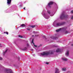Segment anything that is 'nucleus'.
<instances>
[{
  "mask_svg": "<svg viewBox=\"0 0 73 73\" xmlns=\"http://www.w3.org/2000/svg\"><path fill=\"white\" fill-rule=\"evenodd\" d=\"M25 9V7L23 9Z\"/></svg>",
  "mask_w": 73,
  "mask_h": 73,
  "instance_id": "obj_35",
  "label": "nucleus"
},
{
  "mask_svg": "<svg viewBox=\"0 0 73 73\" xmlns=\"http://www.w3.org/2000/svg\"><path fill=\"white\" fill-rule=\"evenodd\" d=\"M51 38H52V39H54L53 38V37H51Z\"/></svg>",
  "mask_w": 73,
  "mask_h": 73,
  "instance_id": "obj_32",
  "label": "nucleus"
},
{
  "mask_svg": "<svg viewBox=\"0 0 73 73\" xmlns=\"http://www.w3.org/2000/svg\"><path fill=\"white\" fill-rule=\"evenodd\" d=\"M68 33V31H66V33Z\"/></svg>",
  "mask_w": 73,
  "mask_h": 73,
  "instance_id": "obj_26",
  "label": "nucleus"
},
{
  "mask_svg": "<svg viewBox=\"0 0 73 73\" xmlns=\"http://www.w3.org/2000/svg\"><path fill=\"white\" fill-rule=\"evenodd\" d=\"M49 54H53V52L52 51H50L49 52H44L41 53L42 56H48Z\"/></svg>",
  "mask_w": 73,
  "mask_h": 73,
  "instance_id": "obj_1",
  "label": "nucleus"
},
{
  "mask_svg": "<svg viewBox=\"0 0 73 73\" xmlns=\"http://www.w3.org/2000/svg\"><path fill=\"white\" fill-rule=\"evenodd\" d=\"M21 26L22 27H25V26H26V25H25L24 24H22V25H21Z\"/></svg>",
  "mask_w": 73,
  "mask_h": 73,
  "instance_id": "obj_14",
  "label": "nucleus"
},
{
  "mask_svg": "<svg viewBox=\"0 0 73 73\" xmlns=\"http://www.w3.org/2000/svg\"><path fill=\"white\" fill-rule=\"evenodd\" d=\"M43 37H44V38H46V37H45V36H43Z\"/></svg>",
  "mask_w": 73,
  "mask_h": 73,
  "instance_id": "obj_29",
  "label": "nucleus"
},
{
  "mask_svg": "<svg viewBox=\"0 0 73 73\" xmlns=\"http://www.w3.org/2000/svg\"><path fill=\"white\" fill-rule=\"evenodd\" d=\"M54 3V2H50L49 3H48V6L49 7L50 5H52Z\"/></svg>",
  "mask_w": 73,
  "mask_h": 73,
  "instance_id": "obj_7",
  "label": "nucleus"
},
{
  "mask_svg": "<svg viewBox=\"0 0 73 73\" xmlns=\"http://www.w3.org/2000/svg\"><path fill=\"white\" fill-rule=\"evenodd\" d=\"M71 13H73V10H72L71 11Z\"/></svg>",
  "mask_w": 73,
  "mask_h": 73,
  "instance_id": "obj_21",
  "label": "nucleus"
},
{
  "mask_svg": "<svg viewBox=\"0 0 73 73\" xmlns=\"http://www.w3.org/2000/svg\"><path fill=\"white\" fill-rule=\"evenodd\" d=\"M65 29L64 28H61L58 30H57L56 31V32H59V31H60L62 30L63 29Z\"/></svg>",
  "mask_w": 73,
  "mask_h": 73,
  "instance_id": "obj_3",
  "label": "nucleus"
},
{
  "mask_svg": "<svg viewBox=\"0 0 73 73\" xmlns=\"http://www.w3.org/2000/svg\"><path fill=\"white\" fill-rule=\"evenodd\" d=\"M6 33L7 35H8V32H6Z\"/></svg>",
  "mask_w": 73,
  "mask_h": 73,
  "instance_id": "obj_24",
  "label": "nucleus"
},
{
  "mask_svg": "<svg viewBox=\"0 0 73 73\" xmlns=\"http://www.w3.org/2000/svg\"><path fill=\"white\" fill-rule=\"evenodd\" d=\"M3 60V58L1 57H0V60Z\"/></svg>",
  "mask_w": 73,
  "mask_h": 73,
  "instance_id": "obj_20",
  "label": "nucleus"
},
{
  "mask_svg": "<svg viewBox=\"0 0 73 73\" xmlns=\"http://www.w3.org/2000/svg\"><path fill=\"white\" fill-rule=\"evenodd\" d=\"M23 50H27V48H25L24 49H23Z\"/></svg>",
  "mask_w": 73,
  "mask_h": 73,
  "instance_id": "obj_18",
  "label": "nucleus"
},
{
  "mask_svg": "<svg viewBox=\"0 0 73 73\" xmlns=\"http://www.w3.org/2000/svg\"><path fill=\"white\" fill-rule=\"evenodd\" d=\"M34 36V35H33V37Z\"/></svg>",
  "mask_w": 73,
  "mask_h": 73,
  "instance_id": "obj_39",
  "label": "nucleus"
},
{
  "mask_svg": "<svg viewBox=\"0 0 73 73\" xmlns=\"http://www.w3.org/2000/svg\"><path fill=\"white\" fill-rule=\"evenodd\" d=\"M33 33H37V32L35 31H34L33 32Z\"/></svg>",
  "mask_w": 73,
  "mask_h": 73,
  "instance_id": "obj_19",
  "label": "nucleus"
},
{
  "mask_svg": "<svg viewBox=\"0 0 73 73\" xmlns=\"http://www.w3.org/2000/svg\"><path fill=\"white\" fill-rule=\"evenodd\" d=\"M71 45H72V46H73V44H71Z\"/></svg>",
  "mask_w": 73,
  "mask_h": 73,
  "instance_id": "obj_33",
  "label": "nucleus"
},
{
  "mask_svg": "<svg viewBox=\"0 0 73 73\" xmlns=\"http://www.w3.org/2000/svg\"><path fill=\"white\" fill-rule=\"evenodd\" d=\"M33 40H34V39H33V40H32V43H33V44H34V46H35V47H36V46H37L35 45V44L34 43H33Z\"/></svg>",
  "mask_w": 73,
  "mask_h": 73,
  "instance_id": "obj_13",
  "label": "nucleus"
},
{
  "mask_svg": "<svg viewBox=\"0 0 73 73\" xmlns=\"http://www.w3.org/2000/svg\"><path fill=\"white\" fill-rule=\"evenodd\" d=\"M68 17V15H64V14L63 13L61 15L60 18L61 19H62L66 18V17Z\"/></svg>",
  "mask_w": 73,
  "mask_h": 73,
  "instance_id": "obj_2",
  "label": "nucleus"
},
{
  "mask_svg": "<svg viewBox=\"0 0 73 73\" xmlns=\"http://www.w3.org/2000/svg\"><path fill=\"white\" fill-rule=\"evenodd\" d=\"M31 50L32 51H33V49H31Z\"/></svg>",
  "mask_w": 73,
  "mask_h": 73,
  "instance_id": "obj_34",
  "label": "nucleus"
},
{
  "mask_svg": "<svg viewBox=\"0 0 73 73\" xmlns=\"http://www.w3.org/2000/svg\"><path fill=\"white\" fill-rule=\"evenodd\" d=\"M66 70V68H62V70L63 71H65Z\"/></svg>",
  "mask_w": 73,
  "mask_h": 73,
  "instance_id": "obj_15",
  "label": "nucleus"
},
{
  "mask_svg": "<svg viewBox=\"0 0 73 73\" xmlns=\"http://www.w3.org/2000/svg\"><path fill=\"white\" fill-rule=\"evenodd\" d=\"M45 18L46 19H49L48 18H46V17H45Z\"/></svg>",
  "mask_w": 73,
  "mask_h": 73,
  "instance_id": "obj_28",
  "label": "nucleus"
},
{
  "mask_svg": "<svg viewBox=\"0 0 73 73\" xmlns=\"http://www.w3.org/2000/svg\"><path fill=\"white\" fill-rule=\"evenodd\" d=\"M71 19H73V16L72 17Z\"/></svg>",
  "mask_w": 73,
  "mask_h": 73,
  "instance_id": "obj_23",
  "label": "nucleus"
},
{
  "mask_svg": "<svg viewBox=\"0 0 73 73\" xmlns=\"http://www.w3.org/2000/svg\"><path fill=\"white\" fill-rule=\"evenodd\" d=\"M55 73H60V72H59V70H58V68H56Z\"/></svg>",
  "mask_w": 73,
  "mask_h": 73,
  "instance_id": "obj_6",
  "label": "nucleus"
},
{
  "mask_svg": "<svg viewBox=\"0 0 73 73\" xmlns=\"http://www.w3.org/2000/svg\"><path fill=\"white\" fill-rule=\"evenodd\" d=\"M41 46V45H40L39 46V47H40V46Z\"/></svg>",
  "mask_w": 73,
  "mask_h": 73,
  "instance_id": "obj_38",
  "label": "nucleus"
},
{
  "mask_svg": "<svg viewBox=\"0 0 73 73\" xmlns=\"http://www.w3.org/2000/svg\"><path fill=\"white\" fill-rule=\"evenodd\" d=\"M27 46H29V44H27Z\"/></svg>",
  "mask_w": 73,
  "mask_h": 73,
  "instance_id": "obj_30",
  "label": "nucleus"
},
{
  "mask_svg": "<svg viewBox=\"0 0 73 73\" xmlns=\"http://www.w3.org/2000/svg\"><path fill=\"white\" fill-rule=\"evenodd\" d=\"M20 6H21V5H20Z\"/></svg>",
  "mask_w": 73,
  "mask_h": 73,
  "instance_id": "obj_40",
  "label": "nucleus"
},
{
  "mask_svg": "<svg viewBox=\"0 0 73 73\" xmlns=\"http://www.w3.org/2000/svg\"><path fill=\"white\" fill-rule=\"evenodd\" d=\"M62 60L63 61H65L68 60V59H66V58H62Z\"/></svg>",
  "mask_w": 73,
  "mask_h": 73,
  "instance_id": "obj_9",
  "label": "nucleus"
},
{
  "mask_svg": "<svg viewBox=\"0 0 73 73\" xmlns=\"http://www.w3.org/2000/svg\"><path fill=\"white\" fill-rule=\"evenodd\" d=\"M0 47H2V46L0 45Z\"/></svg>",
  "mask_w": 73,
  "mask_h": 73,
  "instance_id": "obj_31",
  "label": "nucleus"
},
{
  "mask_svg": "<svg viewBox=\"0 0 73 73\" xmlns=\"http://www.w3.org/2000/svg\"><path fill=\"white\" fill-rule=\"evenodd\" d=\"M47 12L48 13V14H50V16H53V15H51L52 13L50 12V11H48Z\"/></svg>",
  "mask_w": 73,
  "mask_h": 73,
  "instance_id": "obj_8",
  "label": "nucleus"
},
{
  "mask_svg": "<svg viewBox=\"0 0 73 73\" xmlns=\"http://www.w3.org/2000/svg\"><path fill=\"white\" fill-rule=\"evenodd\" d=\"M61 25V24L57 23L56 25L55 26V27H59V26H60Z\"/></svg>",
  "mask_w": 73,
  "mask_h": 73,
  "instance_id": "obj_5",
  "label": "nucleus"
},
{
  "mask_svg": "<svg viewBox=\"0 0 73 73\" xmlns=\"http://www.w3.org/2000/svg\"><path fill=\"white\" fill-rule=\"evenodd\" d=\"M7 50H8V49H7L5 52H3V55H5V54L7 52Z\"/></svg>",
  "mask_w": 73,
  "mask_h": 73,
  "instance_id": "obj_12",
  "label": "nucleus"
},
{
  "mask_svg": "<svg viewBox=\"0 0 73 73\" xmlns=\"http://www.w3.org/2000/svg\"><path fill=\"white\" fill-rule=\"evenodd\" d=\"M46 64H47L48 65V64H49V63H48V62H46Z\"/></svg>",
  "mask_w": 73,
  "mask_h": 73,
  "instance_id": "obj_22",
  "label": "nucleus"
},
{
  "mask_svg": "<svg viewBox=\"0 0 73 73\" xmlns=\"http://www.w3.org/2000/svg\"><path fill=\"white\" fill-rule=\"evenodd\" d=\"M31 27H32V28H35V27H36V25L31 26Z\"/></svg>",
  "mask_w": 73,
  "mask_h": 73,
  "instance_id": "obj_16",
  "label": "nucleus"
},
{
  "mask_svg": "<svg viewBox=\"0 0 73 73\" xmlns=\"http://www.w3.org/2000/svg\"><path fill=\"white\" fill-rule=\"evenodd\" d=\"M0 45H1V44H0Z\"/></svg>",
  "mask_w": 73,
  "mask_h": 73,
  "instance_id": "obj_41",
  "label": "nucleus"
},
{
  "mask_svg": "<svg viewBox=\"0 0 73 73\" xmlns=\"http://www.w3.org/2000/svg\"><path fill=\"white\" fill-rule=\"evenodd\" d=\"M66 55L67 56L69 55V51H67V52L66 53Z\"/></svg>",
  "mask_w": 73,
  "mask_h": 73,
  "instance_id": "obj_10",
  "label": "nucleus"
},
{
  "mask_svg": "<svg viewBox=\"0 0 73 73\" xmlns=\"http://www.w3.org/2000/svg\"><path fill=\"white\" fill-rule=\"evenodd\" d=\"M45 14L43 15L44 16H45Z\"/></svg>",
  "mask_w": 73,
  "mask_h": 73,
  "instance_id": "obj_36",
  "label": "nucleus"
},
{
  "mask_svg": "<svg viewBox=\"0 0 73 73\" xmlns=\"http://www.w3.org/2000/svg\"><path fill=\"white\" fill-rule=\"evenodd\" d=\"M33 56H34V57H35V54H34L33 55Z\"/></svg>",
  "mask_w": 73,
  "mask_h": 73,
  "instance_id": "obj_27",
  "label": "nucleus"
},
{
  "mask_svg": "<svg viewBox=\"0 0 73 73\" xmlns=\"http://www.w3.org/2000/svg\"><path fill=\"white\" fill-rule=\"evenodd\" d=\"M4 33H6L5 32H4Z\"/></svg>",
  "mask_w": 73,
  "mask_h": 73,
  "instance_id": "obj_37",
  "label": "nucleus"
},
{
  "mask_svg": "<svg viewBox=\"0 0 73 73\" xmlns=\"http://www.w3.org/2000/svg\"><path fill=\"white\" fill-rule=\"evenodd\" d=\"M19 37H21V38H23V36H22L19 35Z\"/></svg>",
  "mask_w": 73,
  "mask_h": 73,
  "instance_id": "obj_17",
  "label": "nucleus"
},
{
  "mask_svg": "<svg viewBox=\"0 0 73 73\" xmlns=\"http://www.w3.org/2000/svg\"><path fill=\"white\" fill-rule=\"evenodd\" d=\"M27 30L28 31H30V29H27Z\"/></svg>",
  "mask_w": 73,
  "mask_h": 73,
  "instance_id": "obj_25",
  "label": "nucleus"
},
{
  "mask_svg": "<svg viewBox=\"0 0 73 73\" xmlns=\"http://www.w3.org/2000/svg\"><path fill=\"white\" fill-rule=\"evenodd\" d=\"M11 1L12 0H7V4L8 5H10L11 4Z\"/></svg>",
  "mask_w": 73,
  "mask_h": 73,
  "instance_id": "obj_4",
  "label": "nucleus"
},
{
  "mask_svg": "<svg viewBox=\"0 0 73 73\" xmlns=\"http://www.w3.org/2000/svg\"><path fill=\"white\" fill-rule=\"evenodd\" d=\"M61 51V50L60 49H58L56 50V52H59Z\"/></svg>",
  "mask_w": 73,
  "mask_h": 73,
  "instance_id": "obj_11",
  "label": "nucleus"
}]
</instances>
